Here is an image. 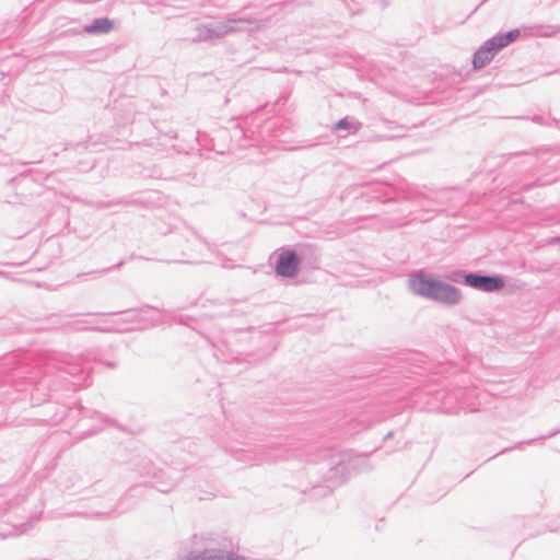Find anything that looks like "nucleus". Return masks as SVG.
I'll return each instance as SVG.
<instances>
[{
    "label": "nucleus",
    "mask_w": 560,
    "mask_h": 560,
    "mask_svg": "<svg viewBox=\"0 0 560 560\" xmlns=\"http://www.w3.org/2000/svg\"><path fill=\"white\" fill-rule=\"evenodd\" d=\"M412 290L420 295L432 298L446 303H456L459 293L456 289L438 280L425 277L424 273H417L411 280Z\"/></svg>",
    "instance_id": "1"
},
{
    "label": "nucleus",
    "mask_w": 560,
    "mask_h": 560,
    "mask_svg": "<svg viewBox=\"0 0 560 560\" xmlns=\"http://www.w3.org/2000/svg\"><path fill=\"white\" fill-rule=\"evenodd\" d=\"M300 258L293 250H285L279 255L276 271L282 277H294L299 271Z\"/></svg>",
    "instance_id": "2"
},
{
    "label": "nucleus",
    "mask_w": 560,
    "mask_h": 560,
    "mask_svg": "<svg viewBox=\"0 0 560 560\" xmlns=\"http://www.w3.org/2000/svg\"><path fill=\"white\" fill-rule=\"evenodd\" d=\"M465 282L476 289L491 292L503 287V280L500 277H483L477 275H467Z\"/></svg>",
    "instance_id": "3"
},
{
    "label": "nucleus",
    "mask_w": 560,
    "mask_h": 560,
    "mask_svg": "<svg viewBox=\"0 0 560 560\" xmlns=\"http://www.w3.org/2000/svg\"><path fill=\"white\" fill-rule=\"evenodd\" d=\"M495 50L486 42L474 55L472 65L476 69L485 67L495 56Z\"/></svg>",
    "instance_id": "4"
},
{
    "label": "nucleus",
    "mask_w": 560,
    "mask_h": 560,
    "mask_svg": "<svg viewBox=\"0 0 560 560\" xmlns=\"http://www.w3.org/2000/svg\"><path fill=\"white\" fill-rule=\"evenodd\" d=\"M518 36H520V31L513 30L505 34L497 35L487 42L492 46V48L495 50V52H498L500 49H502V48L506 47L508 45H510L511 43H513Z\"/></svg>",
    "instance_id": "5"
},
{
    "label": "nucleus",
    "mask_w": 560,
    "mask_h": 560,
    "mask_svg": "<svg viewBox=\"0 0 560 560\" xmlns=\"http://www.w3.org/2000/svg\"><path fill=\"white\" fill-rule=\"evenodd\" d=\"M113 28V22L108 19H97L91 25L84 27L89 34L108 33Z\"/></svg>",
    "instance_id": "6"
},
{
    "label": "nucleus",
    "mask_w": 560,
    "mask_h": 560,
    "mask_svg": "<svg viewBox=\"0 0 560 560\" xmlns=\"http://www.w3.org/2000/svg\"><path fill=\"white\" fill-rule=\"evenodd\" d=\"M336 127H337L338 129L343 128V127H346V122H345L343 120H341V121H339V122L336 125Z\"/></svg>",
    "instance_id": "7"
}]
</instances>
